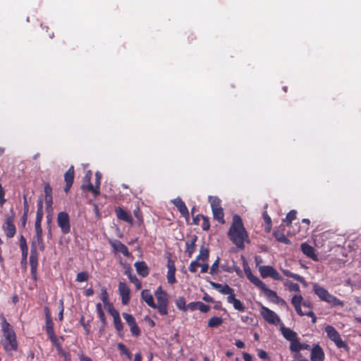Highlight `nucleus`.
I'll return each mask as SVG.
<instances>
[{
  "label": "nucleus",
  "mask_w": 361,
  "mask_h": 361,
  "mask_svg": "<svg viewBox=\"0 0 361 361\" xmlns=\"http://www.w3.org/2000/svg\"><path fill=\"white\" fill-rule=\"evenodd\" d=\"M122 315H123V319L128 323V324H130L131 323H133V322H134L135 320V318L133 317V316L128 313L124 312L122 314Z\"/></svg>",
  "instance_id": "8fccbe9b"
},
{
  "label": "nucleus",
  "mask_w": 361,
  "mask_h": 361,
  "mask_svg": "<svg viewBox=\"0 0 361 361\" xmlns=\"http://www.w3.org/2000/svg\"><path fill=\"white\" fill-rule=\"evenodd\" d=\"M257 355H258L259 357H260L261 359L265 360L268 357V355H267V352L263 350H259Z\"/></svg>",
  "instance_id": "69168bd1"
},
{
  "label": "nucleus",
  "mask_w": 361,
  "mask_h": 361,
  "mask_svg": "<svg viewBox=\"0 0 361 361\" xmlns=\"http://www.w3.org/2000/svg\"><path fill=\"white\" fill-rule=\"evenodd\" d=\"M118 348L121 350L123 354L128 355L129 352L126 345L123 343L118 344Z\"/></svg>",
  "instance_id": "052dcab7"
},
{
  "label": "nucleus",
  "mask_w": 361,
  "mask_h": 361,
  "mask_svg": "<svg viewBox=\"0 0 361 361\" xmlns=\"http://www.w3.org/2000/svg\"><path fill=\"white\" fill-rule=\"evenodd\" d=\"M260 314L264 320L270 324L278 325L281 323L280 317L274 311L265 306H262Z\"/></svg>",
  "instance_id": "6e6552de"
},
{
  "label": "nucleus",
  "mask_w": 361,
  "mask_h": 361,
  "mask_svg": "<svg viewBox=\"0 0 361 361\" xmlns=\"http://www.w3.org/2000/svg\"><path fill=\"white\" fill-rule=\"evenodd\" d=\"M167 281L169 284H173L176 282V279L175 277V273H176V266L174 262L169 258L167 261Z\"/></svg>",
  "instance_id": "ddd939ff"
},
{
  "label": "nucleus",
  "mask_w": 361,
  "mask_h": 361,
  "mask_svg": "<svg viewBox=\"0 0 361 361\" xmlns=\"http://www.w3.org/2000/svg\"><path fill=\"white\" fill-rule=\"evenodd\" d=\"M37 253L35 249L32 247L30 256V264L32 271L35 270L37 266Z\"/></svg>",
  "instance_id": "c85d7f7f"
},
{
  "label": "nucleus",
  "mask_w": 361,
  "mask_h": 361,
  "mask_svg": "<svg viewBox=\"0 0 361 361\" xmlns=\"http://www.w3.org/2000/svg\"><path fill=\"white\" fill-rule=\"evenodd\" d=\"M223 323V319L220 317H213L208 322V326L211 328L218 327Z\"/></svg>",
  "instance_id": "7c9ffc66"
},
{
  "label": "nucleus",
  "mask_w": 361,
  "mask_h": 361,
  "mask_svg": "<svg viewBox=\"0 0 361 361\" xmlns=\"http://www.w3.org/2000/svg\"><path fill=\"white\" fill-rule=\"evenodd\" d=\"M325 355L322 347L318 344H314L311 349V361H324Z\"/></svg>",
  "instance_id": "9b49d317"
},
{
  "label": "nucleus",
  "mask_w": 361,
  "mask_h": 361,
  "mask_svg": "<svg viewBox=\"0 0 361 361\" xmlns=\"http://www.w3.org/2000/svg\"><path fill=\"white\" fill-rule=\"evenodd\" d=\"M212 213L215 219H216L221 224H224V214L222 207H219L212 210Z\"/></svg>",
  "instance_id": "cd10ccee"
},
{
  "label": "nucleus",
  "mask_w": 361,
  "mask_h": 361,
  "mask_svg": "<svg viewBox=\"0 0 361 361\" xmlns=\"http://www.w3.org/2000/svg\"><path fill=\"white\" fill-rule=\"evenodd\" d=\"M228 235L232 243L240 249L244 248L245 242H249L247 233L239 215L233 216V222L228 230Z\"/></svg>",
  "instance_id": "f257e3e1"
},
{
  "label": "nucleus",
  "mask_w": 361,
  "mask_h": 361,
  "mask_svg": "<svg viewBox=\"0 0 361 361\" xmlns=\"http://www.w3.org/2000/svg\"><path fill=\"white\" fill-rule=\"evenodd\" d=\"M305 315L310 317V318H312V324H315L317 322V317L312 311L305 312Z\"/></svg>",
  "instance_id": "680f3d73"
},
{
  "label": "nucleus",
  "mask_w": 361,
  "mask_h": 361,
  "mask_svg": "<svg viewBox=\"0 0 361 361\" xmlns=\"http://www.w3.org/2000/svg\"><path fill=\"white\" fill-rule=\"evenodd\" d=\"M60 305H61V310L59 312L58 317H59V321H62L63 319V310H64L63 302L62 300H60Z\"/></svg>",
  "instance_id": "0e129e2a"
},
{
  "label": "nucleus",
  "mask_w": 361,
  "mask_h": 361,
  "mask_svg": "<svg viewBox=\"0 0 361 361\" xmlns=\"http://www.w3.org/2000/svg\"><path fill=\"white\" fill-rule=\"evenodd\" d=\"M96 309L101 321L104 324L106 322V317L105 314L102 310V304L99 302L97 303L96 305Z\"/></svg>",
  "instance_id": "58836bf2"
},
{
  "label": "nucleus",
  "mask_w": 361,
  "mask_h": 361,
  "mask_svg": "<svg viewBox=\"0 0 361 361\" xmlns=\"http://www.w3.org/2000/svg\"><path fill=\"white\" fill-rule=\"evenodd\" d=\"M300 344L301 343H300L298 338H295V340H292L290 341V350L292 352L298 353L300 351Z\"/></svg>",
  "instance_id": "f704fd0d"
},
{
  "label": "nucleus",
  "mask_w": 361,
  "mask_h": 361,
  "mask_svg": "<svg viewBox=\"0 0 361 361\" xmlns=\"http://www.w3.org/2000/svg\"><path fill=\"white\" fill-rule=\"evenodd\" d=\"M41 224H42V221L35 220V228L36 234L42 233Z\"/></svg>",
  "instance_id": "5fc2aeb1"
},
{
  "label": "nucleus",
  "mask_w": 361,
  "mask_h": 361,
  "mask_svg": "<svg viewBox=\"0 0 361 361\" xmlns=\"http://www.w3.org/2000/svg\"><path fill=\"white\" fill-rule=\"evenodd\" d=\"M284 285L288 288L290 291L300 292V286L298 283H293L290 281H286Z\"/></svg>",
  "instance_id": "e433bc0d"
},
{
  "label": "nucleus",
  "mask_w": 361,
  "mask_h": 361,
  "mask_svg": "<svg viewBox=\"0 0 361 361\" xmlns=\"http://www.w3.org/2000/svg\"><path fill=\"white\" fill-rule=\"evenodd\" d=\"M312 290L314 294L317 295L321 300L331 304L333 306H344V302L343 301L331 295L326 288L318 283H313Z\"/></svg>",
  "instance_id": "7ed1b4c3"
},
{
  "label": "nucleus",
  "mask_w": 361,
  "mask_h": 361,
  "mask_svg": "<svg viewBox=\"0 0 361 361\" xmlns=\"http://www.w3.org/2000/svg\"><path fill=\"white\" fill-rule=\"evenodd\" d=\"M110 244L111 247H113L114 252H121L122 253L125 257H130V252H129L128 247L122 243L121 241L118 240H115L110 242Z\"/></svg>",
  "instance_id": "4468645a"
},
{
  "label": "nucleus",
  "mask_w": 361,
  "mask_h": 361,
  "mask_svg": "<svg viewBox=\"0 0 361 361\" xmlns=\"http://www.w3.org/2000/svg\"><path fill=\"white\" fill-rule=\"evenodd\" d=\"M130 330L131 334L135 336H138L140 335V330L137 324L133 326Z\"/></svg>",
  "instance_id": "13d9d810"
},
{
  "label": "nucleus",
  "mask_w": 361,
  "mask_h": 361,
  "mask_svg": "<svg viewBox=\"0 0 361 361\" xmlns=\"http://www.w3.org/2000/svg\"><path fill=\"white\" fill-rule=\"evenodd\" d=\"M303 298L301 295H295L291 299V303L294 307L301 306Z\"/></svg>",
  "instance_id": "4c0bfd02"
},
{
  "label": "nucleus",
  "mask_w": 361,
  "mask_h": 361,
  "mask_svg": "<svg viewBox=\"0 0 361 361\" xmlns=\"http://www.w3.org/2000/svg\"><path fill=\"white\" fill-rule=\"evenodd\" d=\"M244 271L245 274L247 276V278L249 279V281L252 283L255 286L259 288L261 290H262L264 293L267 298L271 302L279 304L281 305H286V301L280 298L276 291L272 290L267 288L266 284L261 281L258 277L255 276L252 274L251 269L249 267H244Z\"/></svg>",
  "instance_id": "f03ea898"
},
{
  "label": "nucleus",
  "mask_w": 361,
  "mask_h": 361,
  "mask_svg": "<svg viewBox=\"0 0 361 361\" xmlns=\"http://www.w3.org/2000/svg\"><path fill=\"white\" fill-rule=\"evenodd\" d=\"M202 223L201 226L204 231H207L210 227L209 220L207 217L203 215V218H202Z\"/></svg>",
  "instance_id": "de8ad7c7"
},
{
  "label": "nucleus",
  "mask_w": 361,
  "mask_h": 361,
  "mask_svg": "<svg viewBox=\"0 0 361 361\" xmlns=\"http://www.w3.org/2000/svg\"><path fill=\"white\" fill-rule=\"evenodd\" d=\"M20 248L21 251H25V250H27V242L23 235H21L20 238Z\"/></svg>",
  "instance_id": "3c124183"
},
{
  "label": "nucleus",
  "mask_w": 361,
  "mask_h": 361,
  "mask_svg": "<svg viewBox=\"0 0 361 361\" xmlns=\"http://www.w3.org/2000/svg\"><path fill=\"white\" fill-rule=\"evenodd\" d=\"M2 330L7 342L11 345V349L13 350H17L18 343L16 341V334L10 324L6 322H4L2 326Z\"/></svg>",
  "instance_id": "423d86ee"
},
{
  "label": "nucleus",
  "mask_w": 361,
  "mask_h": 361,
  "mask_svg": "<svg viewBox=\"0 0 361 361\" xmlns=\"http://www.w3.org/2000/svg\"><path fill=\"white\" fill-rule=\"evenodd\" d=\"M101 300L104 305H109V294L104 288L101 289Z\"/></svg>",
  "instance_id": "ea45409f"
},
{
  "label": "nucleus",
  "mask_w": 361,
  "mask_h": 361,
  "mask_svg": "<svg viewBox=\"0 0 361 361\" xmlns=\"http://www.w3.org/2000/svg\"><path fill=\"white\" fill-rule=\"evenodd\" d=\"M227 301L228 303L233 304L235 310H238L240 312L245 311V307L244 305L240 302V300L235 298V294L233 296H228Z\"/></svg>",
  "instance_id": "b1692460"
},
{
  "label": "nucleus",
  "mask_w": 361,
  "mask_h": 361,
  "mask_svg": "<svg viewBox=\"0 0 361 361\" xmlns=\"http://www.w3.org/2000/svg\"><path fill=\"white\" fill-rule=\"evenodd\" d=\"M210 286L217 290L219 293L233 296L235 294L234 290L227 284H221L213 281L209 282Z\"/></svg>",
  "instance_id": "f8f14e48"
},
{
  "label": "nucleus",
  "mask_w": 361,
  "mask_h": 361,
  "mask_svg": "<svg viewBox=\"0 0 361 361\" xmlns=\"http://www.w3.org/2000/svg\"><path fill=\"white\" fill-rule=\"evenodd\" d=\"M324 331L327 337L334 343L337 348H343L346 352H349L350 348L348 345L342 340L340 334L334 326L327 325Z\"/></svg>",
  "instance_id": "39448f33"
},
{
  "label": "nucleus",
  "mask_w": 361,
  "mask_h": 361,
  "mask_svg": "<svg viewBox=\"0 0 361 361\" xmlns=\"http://www.w3.org/2000/svg\"><path fill=\"white\" fill-rule=\"evenodd\" d=\"M114 325L118 334L121 335L123 333V326L120 318L118 312H114Z\"/></svg>",
  "instance_id": "bb28decb"
},
{
  "label": "nucleus",
  "mask_w": 361,
  "mask_h": 361,
  "mask_svg": "<svg viewBox=\"0 0 361 361\" xmlns=\"http://www.w3.org/2000/svg\"><path fill=\"white\" fill-rule=\"evenodd\" d=\"M274 236L279 242L283 243L286 245L290 244V240L288 239L283 233L279 231L274 232Z\"/></svg>",
  "instance_id": "72a5a7b5"
},
{
  "label": "nucleus",
  "mask_w": 361,
  "mask_h": 361,
  "mask_svg": "<svg viewBox=\"0 0 361 361\" xmlns=\"http://www.w3.org/2000/svg\"><path fill=\"white\" fill-rule=\"evenodd\" d=\"M51 342L56 347L58 353L63 357L64 361H71L70 353L63 350L57 338H56L55 341L54 340H51Z\"/></svg>",
  "instance_id": "6ab92c4d"
},
{
  "label": "nucleus",
  "mask_w": 361,
  "mask_h": 361,
  "mask_svg": "<svg viewBox=\"0 0 361 361\" xmlns=\"http://www.w3.org/2000/svg\"><path fill=\"white\" fill-rule=\"evenodd\" d=\"M200 263L196 259L192 261L189 266V271L192 273H195L197 271V267H200Z\"/></svg>",
  "instance_id": "a18cd8bd"
},
{
  "label": "nucleus",
  "mask_w": 361,
  "mask_h": 361,
  "mask_svg": "<svg viewBox=\"0 0 361 361\" xmlns=\"http://www.w3.org/2000/svg\"><path fill=\"white\" fill-rule=\"evenodd\" d=\"M209 202L210 203L212 210L221 207V200L215 196H209Z\"/></svg>",
  "instance_id": "473e14b6"
},
{
  "label": "nucleus",
  "mask_w": 361,
  "mask_h": 361,
  "mask_svg": "<svg viewBox=\"0 0 361 361\" xmlns=\"http://www.w3.org/2000/svg\"><path fill=\"white\" fill-rule=\"evenodd\" d=\"M173 204L178 208L180 213L185 218L189 216L188 209L184 202L179 197L172 200Z\"/></svg>",
  "instance_id": "f3484780"
},
{
  "label": "nucleus",
  "mask_w": 361,
  "mask_h": 361,
  "mask_svg": "<svg viewBox=\"0 0 361 361\" xmlns=\"http://www.w3.org/2000/svg\"><path fill=\"white\" fill-rule=\"evenodd\" d=\"M301 250L304 255L312 260L317 262L319 260L317 255L315 254L314 248L306 243L301 244Z\"/></svg>",
  "instance_id": "dca6fc26"
},
{
  "label": "nucleus",
  "mask_w": 361,
  "mask_h": 361,
  "mask_svg": "<svg viewBox=\"0 0 361 361\" xmlns=\"http://www.w3.org/2000/svg\"><path fill=\"white\" fill-rule=\"evenodd\" d=\"M258 269L261 276L264 279L271 277L277 281L283 279L279 272L271 266H259Z\"/></svg>",
  "instance_id": "1a4fd4ad"
},
{
  "label": "nucleus",
  "mask_w": 361,
  "mask_h": 361,
  "mask_svg": "<svg viewBox=\"0 0 361 361\" xmlns=\"http://www.w3.org/2000/svg\"><path fill=\"white\" fill-rule=\"evenodd\" d=\"M116 216L118 219L128 222L130 224H133V219L131 215L121 207L115 209Z\"/></svg>",
  "instance_id": "a211bd4d"
},
{
  "label": "nucleus",
  "mask_w": 361,
  "mask_h": 361,
  "mask_svg": "<svg viewBox=\"0 0 361 361\" xmlns=\"http://www.w3.org/2000/svg\"><path fill=\"white\" fill-rule=\"evenodd\" d=\"M87 189L91 191L94 195H98L99 193V188L96 186H94L91 182H88V185L87 186Z\"/></svg>",
  "instance_id": "603ef678"
},
{
  "label": "nucleus",
  "mask_w": 361,
  "mask_h": 361,
  "mask_svg": "<svg viewBox=\"0 0 361 361\" xmlns=\"http://www.w3.org/2000/svg\"><path fill=\"white\" fill-rule=\"evenodd\" d=\"M280 330L283 337L289 341L295 340V338H297V334L290 328L281 326Z\"/></svg>",
  "instance_id": "393cba45"
},
{
  "label": "nucleus",
  "mask_w": 361,
  "mask_h": 361,
  "mask_svg": "<svg viewBox=\"0 0 361 361\" xmlns=\"http://www.w3.org/2000/svg\"><path fill=\"white\" fill-rule=\"evenodd\" d=\"M137 273L142 276L145 277L149 274V269L147 264L145 262H137L134 264Z\"/></svg>",
  "instance_id": "412c9836"
},
{
  "label": "nucleus",
  "mask_w": 361,
  "mask_h": 361,
  "mask_svg": "<svg viewBox=\"0 0 361 361\" xmlns=\"http://www.w3.org/2000/svg\"><path fill=\"white\" fill-rule=\"evenodd\" d=\"M44 190L45 196L52 195V188H51V186L49 185V183H46L44 185Z\"/></svg>",
  "instance_id": "bf43d9fd"
},
{
  "label": "nucleus",
  "mask_w": 361,
  "mask_h": 361,
  "mask_svg": "<svg viewBox=\"0 0 361 361\" xmlns=\"http://www.w3.org/2000/svg\"><path fill=\"white\" fill-rule=\"evenodd\" d=\"M35 243H37L41 251L44 250V244L43 242L42 233L36 234Z\"/></svg>",
  "instance_id": "a19ab883"
},
{
  "label": "nucleus",
  "mask_w": 361,
  "mask_h": 361,
  "mask_svg": "<svg viewBox=\"0 0 361 361\" xmlns=\"http://www.w3.org/2000/svg\"><path fill=\"white\" fill-rule=\"evenodd\" d=\"M5 192L1 185L0 184V206H2L6 202V199L4 198Z\"/></svg>",
  "instance_id": "4d7b16f0"
},
{
  "label": "nucleus",
  "mask_w": 361,
  "mask_h": 361,
  "mask_svg": "<svg viewBox=\"0 0 361 361\" xmlns=\"http://www.w3.org/2000/svg\"><path fill=\"white\" fill-rule=\"evenodd\" d=\"M202 218H203L202 214H197L195 216H193V224L195 225H199L200 224V221L202 220Z\"/></svg>",
  "instance_id": "e2e57ef3"
},
{
  "label": "nucleus",
  "mask_w": 361,
  "mask_h": 361,
  "mask_svg": "<svg viewBox=\"0 0 361 361\" xmlns=\"http://www.w3.org/2000/svg\"><path fill=\"white\" fill-rule=\"evenodd\" d=\"M88 279V274L85 271L80 272L76 276V281L78 282H85Z\"/></svg>",
  "instance_id": "c03bdc74"
},
{
  "label": "nucleus",
  "mask_w": 361,
  "mask_h": 361,
  "mask_svg": "<svg viewBox=\"0 0 361 361\" xmlns=\"http://www.w3.org/2000/svg\"><path fill=\"white\" fill-rule=\"evenodd\" d=\"M219 260H220L219 257H217V259L215 260V262L212 265V267L210 268V271H209V273L213 275L218 271Z\"/></svg>",
  "instance_id": "49530a36"
},
{
  "label": "nucleus",
  "mask_w": 361,
  "mask_h": 361,
  "mask_svg": "<svg viewBox=\"0 0 361 361\" xmlns=\"http://www.w3.org/2000/svg\"><path fill=\"white\" fill-rule=\"evenodd\" d=\"M296 218V211L291 210L286 215V219L284 220L287 225H289L292 223V221Z\"/></svg>",
  "instance_id": "37998d69"
},
{
  "label": "nucleus",
  "mask_w": 361,
  "mask_h": 361,
  "mask_svg": "<svg viewBox=\"0 0 361 361\" xmlns=\"http://www.w3.org/2000/svg\"><path fill=\"white\" fill-rule=\"evenodd\" d=\"M118 291L121 296L122 303L123 305L128 304L130 301V288L124 282H120L118 284Z\"/></svg>",
  "instance_id": "2eb2a0df"
},
{
  "label": "nucleus",
  "mask_w": 361,
  "mask_h": 361,
  "mask_svg": "<svg viewBox=\"0 0 361 361\" xmlns=\"http://www.w3.org/2000/svg\"><path fill=\"white\" fill-rule=\"evenodd\" d=\"M46 331L48 334L49 338L55 341L56 336L55 335L54 330V323L51 318L46 319Z\"/></svg>",
  "instance_id": "a878e982"
},
{
  "label": "nucleus",
  "mask_w": 361,
  "mask_h": 361,
  "mask_svg": "<svg viewBox=\"0 0 361 361\" xmlns=\"http://www.w3.org/2000/svg\"><path fill=\"white\" fill-rule=\"evenodd\" d=\"M80 323L84 328L85 331H86L87 334H89L90 333V326L85 322V318L84 317H82L80 319Z\"/></svg>",
  "instance_id": "6e6d98bb"
},
{
  "label": "nucleus",
  "mask_w": 361,
  "mask_h": 361,
  "mask_svg": "<svg viewBox=\"0 0 361 361\" xmlns=\"http://www.w3.org/2000/svg\"><path fill=\"white\" fill-rule=\"evenodd\" d=\"M188 308L191 311L197 309L200 310L202 312L206 313L210 310V307L202 302H192L188 305Z\"/></svg>",
  "instance_id": "aec40b11"
},
{
  "label": "nucleus",
  "mask_w": 361,
  "mask_h": 361,
  "mask_svg": "<svg viewBox=\"0 0 361 361\" xmlns=\"http://www.w3.org/2000/svg\"><path fill=\"white\" fill-rule=\"evenodd\" d=\"M43 214V209H37L36 220L42 221Z\"/></svg>",
  "instance_id": "338daca9"
},
{
  "label": "nucleus",
  "mask_w": 361,
  "mask_h": 361,
  "mask_svg": "<svg viewBox=\"0 0 361 361\" xmlns=\"http://www.w3.org/2000/svg\"><path fill=\"white\" fill-rule=\"evenodd\" d=\"M44 199H45V204H46L47 209H51L52 207V204H53L52 195L45 196Z\"/></svg>",
  "instance_id": "864d4df0"
},
{
  "label": "nucleus",
  "mask_w": 361,
  "mask_h": 361,
  "mask_svg": "<svg viewBox=\"0 0 361 361\" xmlns=\"http://www.w3.org/2000/svg\"><path fill=\"white\" fill-rule=\"evenodd\" d=\"M13 221L14 215L7 217L3 226L6 235L8 238H13L16 233V228L13 224Z\"/></svg>",
  "instance_id": "9d476101"
},
{
  "label": "nucleus",
  "mask_w": 361,
  "mask_h": 361,
  "mask_svg": "<svg viewBox=\"0 0 361 361\" xmlns=\"http://www.w3.org/2000/svg\"><path fill=\"white\" fill-rule=\"evenodd\" d=\"M209 250L204 246L200 248V254L196 257V259L205 262L209 258Z\"/></svg>",
  "instance_id": "c756f323"
},
{
  "label": "nucleus",
  "mask_w": 361,
  "mask_h": 361,
  "mask_svg": "<svg viewBox=\"0 0 361 361\" xmlns=\"http://www.w3.org/2000/svg\"><path fill=\"white\" fill-rule=\"evenodd\" d=\"M129 280L131 283H134L137 290L142 288V283L137 278L135 275H128Z\"/></svg>",
  "instance_id": "79ce46f5"
},
{
  "label": "nucleus",
  "mask_w": 361,
  "mask_h": 361,
  "mask_svg": "<svg viewBox=\"0 0 361 361\" xmlns=\"http://www.w3.org/2000/svg\"><path fill=\"white\" fill-rule=\"evenodd\" d=\"M185 303H186V302L183 297H179L176 300V305L178 307V309L185 311V312L186 311V310L188 308V306L186 307Z\"/></svg>",
  "instance_id": "c9c22d12"
},
{
  "label": "nucleus",
  "mask_w": 361,
  "mask_h": 361,
  "mask_svg": "<svg viewBox=\"0 0 361 361\" xmlns=\"http://www.w3.org/2000/svg\"><path fill=\"white\" fill-rule=\"evenodd\" d=\"M154 295L157 300V303H155L154 309H157L161 315H166L168 314L169 306L168 294L162 289L161 286H159Z\"/></svg>",
  "instance_id": "20e7f679"
},
{
  "label": "nucleus",
  "mask_w": 361,
  "mask_h": 361,
  "mask_svg": "<svg viewBox=\"0 0 361 361\" xmlns=\"http://www.w3.org/2000/svg\"><path fill=\"white\" fill-rule=\"evenodd\" d=\"M74 179V169L73 166H71L68 170L64 174V180L66 183H73Z\"/></svg>",
  "instance_id": "2f4dec72"
},
{
  "label": "nucleus",
  "mask_w": 361,
  "mask_h": 361,
  "mask_svg": "<svg viewBox=\"0 0 361 361\" xmlns=\"http://www.w3.org/2000/svg\"><path fill=\"white\" fill-rule=\"evenodd\" d=\"M281 270L282 273H283L285 276H288V277L293 278V279H295H295H300V278L298 277V274H294V273H292V272H290L289 270H287V269H281Z\"/></svg>",
  "instance_id": "09e8293b"
},
{
  "label": "nucleus",
  "mask_w": 361,
  "mask_h": 361,
  "mask_svg": "<svg viewBox=\"0 0 361 361\" xmlns=\"http://www.w3.org/2000/svg\"><path fill=\"white\" fill-rule=\"evenodd\" d=\"M197 236L193 235L189 240L185 242V253L188 254V257H191L195 250V242L197 240Z\"/></svg>",
  "instance_id": "5701e85b"
},
{
  "label": "nucleus",
  "mask_w": 361,
  "mask_h": 361,
  "mask_svg": "<svg viewBox=\"0 0 361 361\" xmlns=\"http://www.w3.org/2000/svg\"><path fill=\"white\" fill-rule=\"evenodd\" d=\"M200 267H201V273L202 274L206 273L209 269V265L205 262L203 264L200 263Z\"/></svg>",
  "instance_id": "774afa93"
},
{
  "label": "nucleus",
  "mask_w": 361,
  "mask_h": 361,
  "mask_svg": "<svg viewBox=\"0 0 361 361\" xmlns=\"http://www.w3.org/2000/svg\"><path fill=\"white\" fill-rule=\"evenodd\" d=\"M142 299L152 308H155L154 297L149 290L145 289L141 292Z\"/></svg>",
  "instance_id": "4be33fe9"
},
{
  "label": "nucleus",
  "mask_w": 361,
  "mask_h": 361,
  "mask_svg": "<svg viewBox=\"0 0 361 361\" xmlns=\"http://www.w3.org/2000/svg\"><path fill=\"white\" fill-rule=\"evenodd\" d=\"M57 224L63 234L71 232L70 217L67 212H61L57 214Z\"/></svg>",
  "instance_id": "0eeeda50"
}]
</instances>
